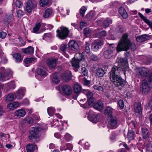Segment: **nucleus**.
Segmentation results:
<instances>
[{"instance_id":"1","label":"nucleus","mask_w":152,"mask_h":152,"mask_svg":"<svg viewBox=\"0 0 152 152\" xmlns=\"http://www.w3.org/2000/svg\"><path fill=\"white\" fill-rule=\"evenodd\" d=\"M117 63H115L110 72V78L114 85L121 88L125 84V82L119 75L122 71L125 70L126 61L123 58H118Z\"/></svg>"},{"instance_id":"2","label":"nucleus","mask_w":152,"mask_h":152,"mask_svg":"<svg viewBox=\"0 0 152 152\" xmlns=\"http://www.w3.org/2000/svg\"><path fill=\"white\" fill-rule=\"evenodd\" d=\"M129 48L133 50L136 48L135 44L134 42H130L127 34L123 35L122 37L119 42L116 48L118 52L126 51Z\"/></svg>"},{"instance_id":"3","label":"nucleus","mask_w":152,"mask_h":152,"mask_svg":"<svg viewBox=\"0 0 152 152\" xmlns=\"http://www.w3.org/2000/svg\"><path fill=\"white\" fill-rule=\"evenodd\" d=\"M43 129L40 127L36 126L31 127L30 130L29 139L31 141L37 142L39 140L40 137V132Z\"/></svg>"},{"instance_id":"4","label":"nucleus","mask_w":152,"mask_h":152,"mask_svg":"<svg viewBox=\"0 0 152 152\" xmlns=\"http://www.w3.org/2000/svg\"><path fill=\"white\" fill-rule=\"evenodd\" d=\"M56 36L61 39H64L69 36V31L66 27H60L56 31Z\"/></svg>"},{"instance_id":"5","label":"nucleus","mask_w":152,"mask_h":152,"mask_svg":"<svg viewBox=\"0 0 152 152\" xmlns=\"http://www.w3.org/2000/svg\"><path fill=\"white\" fill-rule=\"evenodd\" d=\"M152 87V85L149 83L147 80H144L142 81L140 89L143 94H147L150 91V88Z\"/></svg>"},{"instance_id":"6","label":"nucleus","mask_w":152,"mask_h":152,"mask_svg":"<svg viewBox=\"0 0 152 152\" xmlns=\"http://www.w3.org/2000/svg\"><path fill=\"white\" fill-rule=\"evenodd\" d=\"M134 71L136 75L139 77L147 76L150 72L149 69L144 67L137 68Z\"/></svg>"},{"instance_id":"7","label":"nucleus","mask_w":152,"mask_h":152,"mask_svg":"<svg viewBox=\"0 0 152 152\" xmlns=\"http://www.w3.org/2000/svg\"><path fill=\"white\" fill-rule=\"evenodd\" d=\"M12 71L10 69H7L3 74L0 72L1 80L4 81L10 79L12 76Z\"/></svg>"},{"instance_id":"8","label":"nucleus","mask_w":152,"mask_h":152,"mask_svg":"<svg viewBox=\"0 0 152 152\" xmlns=\"http://www.w3.org/2000/svg\"><path fill=\"white\" fill-rule=\"evenodd\" d=\"M38 75L43 77H44L47 75V70L45 67L43 66L38 67L37 69Z\"/></svg>"},{"instance_id":"9","label":"nucleus","mask_w":152,"mask_h":152,"mask_svg":"<svg viewBox=\"0 0 152 152\" xmlns=\"http://www.w3.org/2000/svg\"><path fill=\"white\" fill-rule=\"evenodd\" d=\"M36 6V3L34 1L28 0L26 3V10L27 12L30 13Z\"/></svg>"},{"instance_id":"10","label":"nucleus","mask_w":152,"mask_h":152,"mask_svg":"<svg viewBox=\"0 0 152 152\" xmlns=\"http://www.w3.org/2000/svg\"><path fill=\"white\" fill-rule=\"evenodd\" d=\"M98 114L91 110H90L89 112L88 119L93 123H96L98 121Z\"/></svg>"},{"instance_id":"11","label":"nucleus","mask_w":152,"mask_h":152,"mask_svg":"<svg viewBox=\"0 0 152 152\" xmlns=\"http://www.w3.org/2000/svg\"><path fill=\"white\" fill-rule=\"evenodd\" d=\"M62 91L65 94L70 95L72 92V88L68 85L63 86L61 88Z\"/></svg>"},{"instance_id":"12","label":"nucleus","mask_w":152,"mask_h":152,"mask_svg":"<svg viewBox=\"0 0 152 152\" xmlns=\"http://www.w3.org/2000/svg\"><path fill=\"white\" fill-rule=\"evenodd\" d=\"M25 90L26 89L25 88L22 87L19 88L15 95L16 98L18 100L21 99L24 94Z\"/></svg>"},{"instance_id":"13","label":"nucleus","mask_w":152,"mask_h":152,"mask_svg":"<svg viewBox=\"0 0 152 152\" xmlns=\"http://www.w3.org/2000/svg\"><path fill=\"white\" fill-rule=\"evenodd\" d=\"M62 80L64 81L67 82L69 81L71 78V72L67 71L65 72L61 75Z\"/></svg>"},{"instance_id":"14","label":"nucleus","mask_w":152,"mask_h":152,"mask_svg":"<svg viewBox=\"0 0 152 152\" xmlns=\"http://www.w3.org/2000/svg\"><path fill=\"white\" fill-rule=\"evenodd\" d=\"M138 15L141 19L152 29V20L148 19L147 17L144 16L140 12L138 13Z\"/></svg>"},{"instance_id":"15","label":"nucleus","mask_w":152,"mask_h":152,"mask_svg":"<svg viewBox=\"0 0 152 152\" xmlns=\"http://www.w3.org/2000/svg\"><path fill=\"white\" fill-rule=\"evenodd\" d=\"M108 123L112 127H115L117 125V120L116 117L110 116L108 118Z\"/></svg>"},{"instance_id":"16","label":"nucleus","mask_w":152,"mask_h":152,"mask_svg":"<svg viewBox=\"0 0 152 152\" xmlns=\"http://www.w3.org/2000/svg\"><path fill=\"white\" fill-rule=\"evenodd\" d=\"M69 46L70 49L74 51H75L79 48L78 43L76 41L73 40L69 41Z\"/></svg>"},{"instance_id":"17","label":"nucleus","mask_w":152,"mask_h":152,"mask_svg":"<svg viewBox=\"0 0 152 152\" xmlns=\"http://www.w3.org/2000/svg\"><path fill=\"white\" fill-rule=\"evenodd\" d=\"M102 44L103 42L101 40L96 41L92 45L91 48L94 51H97Z\"/></svg>"},{"instance_id":"18","label":"nucleus","mask_w":152,"mask_h":152,"mask_svg":"<svg viewBox=\"0 0 152 152\" xmlns=\"http://www.w3.org/2000/svg\"><path fill=\"white\" fill-rule=\"evenodd\" d=\"M96 36L100 38H102L105 37L107 33L105 31H102L101 29H97L95 31Z\"/></svg>"},{"instance_id":"19","label":"nucleus","mask_w":152,"mask_h":152,"mask_svg":"<svg viewBox=\"0 0 152 152\" xmlns=\"http://www.w3.org/2000/svg\"><path fill=\"white\" fill-rule=\"evenodd\" d=\"M150 37L146 34H143L136 37V40L137 42H142L149 39Z\"/></svg>"},{"instance_id":"20","label":"nucleus","mask_w":152,"mask_h":152,"mask_svg":"<svg viewBox=\"0 0 152 152\" xmlns=\"http://www.w3.org/2000/svg\"><path fill=\"white\" fill-rule=\"evenodd\" d=\"M142 135L143 138L146 139H148L150 136V133L148 129L146 128H143L142 129Z\"/></svg>"},{"instance_id":"21","label":"nucleus","mask_w":152,"mask_h":152,"mask_svg":"<svg viewBox=\"0 0 152 152\" xmlns=\"http://www.w3.org/2000/svg\"><path fill=\"white\" fill-rule=\"evenodd\" d=\"M15 114L16 116L20 118L26 115V112L24 110L20 109L16 110Z\"/></svg>"},{"instance_id":"22","label":"nucleus","mask_w":152,"mask_h":152,"mask_svg":"<svg viewBox=\"0 0 152 152\" xmlns=\"http://www.w3.org/2000/svg\"><path fill=\"white\" fill-rule=\"evenodd\" d=\"M19 106H20V104L17 102H15L13 103L8 104L7 105V107L9 110H13Z\"/></svg>"},{"instance_id":"23","label":"nucleus","mask_w":152,"mask_h":152,"mask_svg":"<svg viewBox=\"0 0 152 152\" xmlns=\"http://www.w3.org/2000/svg\"><path fill=\"white\" fill-rule=\"evenodd\" d=\"M34 49L31 46H29L26 48H23L22 49V51L24 53L27 55H31L34 52Z\"/></svg>"},{"instance_id":"24","label":"nucleus","mask_w":152,"mask_h":152,"mask_svg":"<svg viewBox=\"0 0 152 152\" xmlns=\"http://www.w3.org/2000/svg\"><path fill=\"white\" fill-rule=\"evenodd\" d=\"M104 106L103 103L100 100L96 102L94 105V108L99 110H102Z\"/></svg>"},{"instance_id":"25","label":"nucleus","mask_w":152,"mask_h":152,"mask_svg":"<svg viewBox=\"0 0 152 152\" xmlns=\"http://www.w3.org/2000/svg\"><path fill=\"white\" fill-rule=\"evenodd\" d=\"M50 77L53 83L57 84L59 83L60 80L58 76L57 73H56L51 75Z\"/></svg>"},{"instance_id":"26","label":"nucleus","mask_w":152,"mask_h":152,"mask_svg":"<svg viewBox=\"0 0 152 152\" xmlns=\"http://www.w3.org/2000/svg\"><path fill=\"white\" fill-rule=\"evenodd\" d=\"M56 59H48L47 60V65L50 68H53L55 67L56 64Z\"/></svg>"},{"instance_id":"27","label":"nucleus","mask_w":152,"mask_h":152,"mask_svg":"<svg viewBox=\"0 0 152 152\" xmlns=\"http://www.w3.org/2000/svg\"><path fill=\"white\" fill-rule=\"evenodd\" d=\"M118 12L123 18L126 19L127 17V12L124 8L122 7H120L119 9Z\"/></svg>"},{"instance_id":"28","label":"nucleus","mask_w":152,"mask_h":152,"mask_svg":"<svg viewBox=\"0 0 152 152\" xmlns=\"http://www.w3.org/2000/svg\"><path fill=\"white\" fill-rule=\"evenodd\" d=\"M95 73L96 77H101L103 76L104 74V71L103 69H98L96 70Z\"/></svg>"},{"instance_id":"29","label":"nucleus","mask_w":152,"mask_h":152,"mask_svg":"<svg viewBox=\"0 0 152 152\" xmlns=\"http://www.w3.org/2000/svg\"><path fill=\"white\" fill-rule=\"evenodd\" d=\"M73 88L74 92L77 94H79L82 90L81 86L78 83L75 84Z\"/></svg>"},{"instance_id":"30","label":"nucleus","mask_w":152,"mask_h":152,"mask_svg":"<svg viewBox=\"0 0 152 152\" xmlns=\"http://www.w3.org/2000/svg\"><path fill=\"white\" fill-rule=\"evenodd\" d=\"M135 137V134L134 131L132 130H129L128 132L127 138L129 140H133Z\"/></svg>"},{"instance_id":"31","label":"nucleus","mask_w":152,"mask_h":152,"mask_svg":"<svg viewBox=\"0 0 152 152\" xmlns=\"http://www.w3.org/2000/svg\"><path fill=\"white\" fill-rule=\"evenodd\" d=\"M134 109L136 112L138 113H142V109L140 104L135 103L134 105Z\"/></svg>"},{"instance_id":"32","label":"nucleus","mask_w":152,"mask_h":152,"mask_svg":"<svg viewBox=\"0 0 152 152\" xmlns=\"http://www.w3.org/2000/svg\"><path fill=\"white\" fill-rule=\"evenodd\" d=\"M113 54V53L112 52V51H110L108 50H106L104 53V56L105 58L107 59L110 58Z\"/></svg>"},{"instance_id":"33","label":"nucleus","mask_w":152,"mask_h":152,"mask_svg":"<svg viewBox=\"0 0 152 152\" xmlns=\"http://www.w3.org/2000/svg\"><path fill=\"white\" fill-rule=\"evenodd\" d=\"M35 148H37V146L36 145H28L26 147L27 152H33Z\"/></svg>"},{"instance_id":"34","label":"nucleus","mask_w":152,"mask_h":152,"mask_svg":"<svg viewBox=\"0 0 152 152\" xmlns=\"http://www.w3.org/2000/svg\"><path fill=\"white\" fill-rule=\"evenodd\" d=\"M53 10L50 8H48L46 9L43 15V17L47 18H48L52 13Z\"/></svg>"},{"instance_id":"35","label":"nucleus","mask_w":152,"mask_h":152,"mask_svg":"<svg viewBox=\"0 0 152 152\" xmlns=\"http://www.w3.org/2000/svg\"><path fill=\"white\" fill-rule=\"evenodd\" d=\"M80 61L73 58L72 61V66L75 68H78L79 67V61Z\"/></svg>"},{"instance_id":"36","label":"nucleus","mask_w":152,"mask_h":152,"mask_svg":"<svg viewBox=\"0 0 152 152\" xmlns=\"http://www.w3.org/2000/svg\"><path fill=\"white\" fill-rule=\"evenodd\" d=\"M39 4L40 6L44 7L45 6H49V0H40Z\"/></svg>"},{"instance_id":"37","label":"nucleus","mask_w":152,"mask_h":152,"mask_svg":"<svg viewBox=\"0 0 152 152\" xmlns=\"http://www.w3.org/2000/svg\"><path fill=\"white\" fill-rule=\"evenodd\" d=\"M112 23V21L111 19L107 18L103 21L102 24L104 28H106L109 26V25Z\"/></svg>"},{"instance_id":"38","label":"nucleus","mask_w":152,"mask_h":152,"mask_svg":"<svg viewBox=\"0 0 152 152\" xmlns=\"http://www.w3.org/2000/svg\"><path fill=\"white\" fill-rule=\"evenodd\" d=\"M12 56L15 58L17 62H19L22 61V58L21 57L20 54L19 53H15L13 54Z\"/></svg>"},{"instance_id":"39","label":"nucleus","mask_w":152,"mask_h":152,"mask_svg":"<svg viewBox=\"0 0 152 152\" xmlns=\"http://www.w3.org/2000/svg\"><path fill=\"white\" fill-rule=\"evenodd\" d=\"M33 58H27L24 60L25 63V65L26 66H28L31 64V63L34 60Z\"/></svg>"},{"instance_id":"40","label":"nucleus","mask_w":152,"mask_h":152,"mask_svg":"<svg viewBox=\"0 0 152 152\" xmlns=\"http://www.w3.org/2000/svg\"><path fill=\"white\" fill-rule=\"evenodd\" d=\"M47 110L48 114L50 116H53L55 112V109L53 107H48Z\"/></svg>"},{"instance_id":"41","label":"nucleus","mask_w":152,"mask_h":152,"mask_svg":"<svg viewBox=\"0 0 152 152\" xmlns=\"http://www.w3.org/2000/svg\"><path fill=\"white\" fill-rule=\"evenodd\" d=\"M74 58L81 61L84 59V57L82 54L77 53L75 55Z\"/></svg>"},{"instance_id":"42","label":"nucleus","mask_w":152,"mask_h":152,"mask_svg":"<svg viewBox=\"0 0 152 152\" xmlns=\"http://www.w3.org/2000/svg\"><path fill=\"white\" fill-rule=\"evenodd\" d=\"M41 26V24L39 23L36 24L34 27L33 28V31L34 33H38V31L40 28Z\"/></svg>"},{"instance_id":"43","label":"nucleus","mask_w":152,"mask_h":152,"mask_svg":"<svg viewBox=\"0 0 152 152\" xmlns=\"http://www.w3.org/2000/svg\"><path fill=\"white\" fill-rule=\"evenodd\" d=\"M114 110L111 107H107L105 110V112L107 114L110 115Z\"/></svg>"},{"instance_id":"44","label":"nucleus","mask_w":152,"mask_h":152,"mask_svg":"<svg viewBox=\"0 0 152 152\" xmlns=\"http://www.w3.org/2000/svg\"><path fill=\"white\" fill-rule=\"evenodd\" d=\"M14 99V95L11 94H9L7 96L6 99V101L7 102L12 101Z\"/></svg>"},{"instance_id":"45","label":"nucleus","mask_w":152,"mask_h":152,"mask_svg":"<svg viewBox=\"0 0 152 152\" xmlns=\"http://www.w3.org/2000/svg\"><path fill=\"white\" fill-rule=\"evenodd\" d=\"M95 15V12L91 11L86 15V17L88 19L90 20L92 19Z\"/></svg>"},{"instance_id":"46","label":"nucleus","mask_w":152,"mask_h":152,"mask_svg":"<svg viewBox=\"0 0 152 152\" xmlns=\"http://www.w3.org/2000/svg\"><path fill=\"white\" fill-rule=\"evenodd\" d=\"M86 10V8L84 6H83L80 8V15L83 17L84 16Z\"/></svg>"},{"instance_id":"47","label":"nucleus","mask_w":152,"mask_h":152,"mask_svg":"<svg viewBox=\"0 0 152 152\" xmlns=\"http://www.w3.org/2000/svg\"><path fill=\"white\" fill-rule=\"evenodd\" d=\"M64 138L67 141H68L72 139V136L68 133H66L64 135Z\"/></svg>"},{"instance_id":"48","label":"nucleus","mask_w":152,"mask_h":152,"mask_svg":"<svg viewBox=\"0 0 152 152\" xmlns=\"http://www.w3.org/2000/svg\"><path fill=\"white\" fill-rule=\"evenodd\" d=\"M93 88L95 90L99 91H104V88L101 86L94 85L93 86Z\"/></svg>"},{"instance_id":"49","label":"nucleus","mask_w":152,"mask_h":152,"mask_svg":"<svg viewBox=\"0 0 152 152\" xmlns=\"http://www.w3.org/2000/svg\"><path fill=\"white\" fill-rule=\"evenodd\" d=\"M26 122L29 124H32L33 123V119L31 117H26L24 119Z\"/></svg>"},{"instance_id":"50","label":"nucleus","mask_w":152,"mask_h":152,"mask_svg":"<svg viewBox=\"0 0 152 152\" xmlns=\"http://www.w3.org/2000/svg\"><path fill=\"white\" fill-rule=\"evenodd\" d=\"M67 48V45L65 44H61L60 47V50L63 52H65Z\"/></svg>"},{"instance_id":"51","label":"nucleus","mask_w":152,"mask_h":152,"mask_svg":"<svg viewBox=\"0 0 152 152\" xmlns=\"http://www.w3.org/2000/svg\"><path fill=\"white\" fill-rule=\"evenodd\" d=\"M91 32V30L88 28H86L84 30V33L85 35L87 37L90 34Z\"/></svg>"},{"instance_id":"52","label":"nucleus","mask_w":152,"mask_h":152,"mask_svg":"<svg viewBox=\"0 0 152 152\" xmlns=\"http://www.w3.org/2000/svg\"><path fill=\"white\" fill-rule=\"evenodd\" d=\"M81 72L83 74L84 76H87L88 75V72L86 70V68L84 67H82L81 68Z\"/></svg>"},{"instance_id":"53","label":"nucleus","mask_w":152,"mask_h":152,"mask_svg":"<svg viewBox=\"0 0 152 152\" xmlns=\"http://www.w3.org/2000/svg\"><path fill=\"white\" fill-rule=\"evenodd\" d=\"M87 92V96L88 99H91L94 98L93 97V94L91 92L88 91V90H86Z\"/></svg>"},{"instance_id":"54","label":"nucleus","mask_w":152,"mask_h":152,"mask_svg":"<svg viewBox=\"0 0 152 152\" xmlns=\"http://www.w3.org/2000/svg\"><path fill=\"white\" fill-rule=\"evenodd\" d=\"M146 151L148 152H152V145L151 144H149L146 146Z\"/></svg>"},{"instance_id":"55","label":"nucleus","mask_w":152,"mask_h":152,"mask_svg":"<svg viewBox=\"0 0 152 152\" xmlns=\"http://www.w3.org/2000/svg\"><path fill=\"white\" fill-rule=\"evenodd\" d=\"M116 31L118 32H122L124 31V29L121 26H118L116 28Z\"/></svg>"},{"instance_id":"56","label":"nucleus","mask_w":152,"mask_h":152,"mask_svg":"<svg viewBox=\"0 0 152 152\" xmlns=\"http://www.w3.org/2000/svg\"><path fill=\"white\" fill-rule=\"evenodd\" d=\"M87 101L89 105L92 106L93 105L94 102V98L88 99Z\"/></svg>"},{"instance_id":"57","label":"nucleus","mask_w":152,"mask_h":152,"mask_svg":"<svg viewBox=\"0 0 152 152\" xmlns=\"http://www.w3.org/2000/svg\"><path fill=\"white\" fill-rule=\"evenodd\" d=\"M115 47L114 45L111 44L110 45L108 50H109L110 51H112V52L113 53V52L115 50Z\"/></svg>"},{"instance_id":"58","label":"nucleus","mask_w":152,"mask_h":152,"mask_svg":"<svg viewBox=\"0 0 152 152\" xmlns=\"http://www.w3.org/2000/svg\"><path fill=\"white\" fill-rule=\"evenodd\" d=\"M89 46L90 45L88 43H86L85 48L86 52L87 53H89L90 51Z\"/></svg>"},{"instance_id":"59","label":"nucleus","mask_w":152,"mask_h":152,"mask_svg":"<svg viewBox=\"0 0 152 152\" xmlns=\"http://www.w3.org/2000/svg\"><path fill=\"white\" fill-rule=\"evenodd\" d=\"M118 104L119 106L121 109L123 108L124 105L123 101L122 100H120L118 102Z\"/></svg>"},{"instance_id":"60","label":"nucleus","mask_w":152,"mask_h":152,"mask_svg":"<svg viewBox=\"0 0 152 152\" xmlns=\"http://www.w3.org/2000/svg\"><path fill=\"white\" fill-rule=\"evenodd\" d=\"M17 14L18 17H21L24 15V12L23 11L19 10L18 11Z\"/></svg>"},{"instance_id":"61","label":"nucleus","mask_w":152,"mask_h":152,"mask_svg":"<svg viewBox=\"0 0 152 152\" xmlns=\"http://www.w3.org/2000/svg\"><path fill=\"white\" fill-rule=\"evenodd\" d=\"M5 110L0 105V117L2 116L5 112Z\"/></svg>"},{"instance_id":"62","label":"nucleus","mask_w":152,"mask_h":152,"mask_svg":"<svg viewBox=\"0 0 152 152\" xmlns=\"http://www.w3.org/2000/svg\"><path fill=\"white\" fill-rule=\"evenodd\" d=\"M15 4L18 8H20L22 6V4L19 1H16L15 2Z\"/></svg>"},{"instance_id":"63","label":"nucleus","mask_w":152,"mask_h":152,"mask_svg":"<svg viewBox=\"0 0 152 152\" xmlns=\"http://www.w3.org/2000/svg\"><path fill=\"white\" fill-rule=\"evenodd\" d=\"M7 34L6 32L1 31L0 33V37L2 39L6 37Z\"/></svg>"},{"instance_id":"64","label":"nucleus","mask_w":152,"mask_h":152,"mask_svg":"<svg viewBox=\"0 0 152 152\" xmlns=\"http://www.w3.org/2000/svg\"><path fill=\"white\" fill-rule=\"evenodd\" d=\"M79 79L80 82L83 83L86 78L83 75H81L79 76Z\"/></svg>"}]
</instances>
